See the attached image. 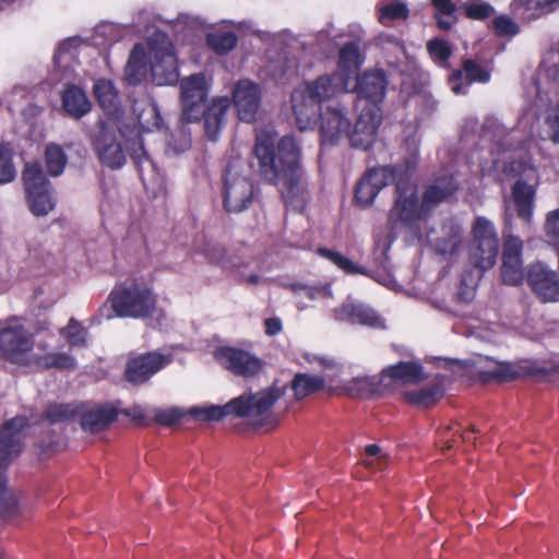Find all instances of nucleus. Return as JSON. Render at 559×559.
<instances>
[{"label":"nucleus","instance_id":"29","mask_svg":"<svg viewBox=\"0 0 559 559\" xmlns=\"http://www.w3.org/2000/svg\"><path fill=\"white\" fill-rule=\"evenodd\" d=\"M344 390L350 396L371 397L386 391L382 385V373L379 376H359L346 382Z\"/></svg>","mask_w":559,"mask_h":559},{"label":"nucleus","instance_id":"60","mask_svg":"<svg viewBox=\"0 0 559 559\" xmlns=\"http://www.w3.org/2000/svg\"><path fill=\"white\" fill-rule=\"evenodd\" d=\"M241 281L247 285L257 286L263 282V278L258 274L251 273L247 275L243 274Z\"/></svg>","mask_w":559,"mask_h":559},{"label":"nucleus","instance_id":"48","mask_svg":"<svg viewBox=\"0 0 559 559\" xmlns=\"http://www.w3.org/2000/svg\"><path fill=\"white\" fill-rule=\"evenodd\" d=\"M463 9L466 16L474 20H484L493 13V8L483 0H469Z\"/></svg>","mask_w":559,"mask_h":559},{"label":"nucleus","instance_id":"23","mask_svg":"<svg viewBox=\"0 0 559 559\" xmlns=\"http://www.w3.org/2000/svg\"><path fill=\"white\" fill-rule=\"evenodd\" d=\"M25 419L22 417L7 421L0 430V465L8 464L22 449Z\"/></svg>","mask_w":559,"mask_h":559},{"label":"nucleus","instance_id":"43","mask_svg":"<svg viewBox=\"0 0 559 559\" xmlns=\"http://www.w3.org/2000/svg\"><path fill=\"white\" fill-rule=\"evenodd\" d=\"M408 16V9L404 2L391 1L379 8V21L388 24L394 20H405Z\"/></svg>","mask_w":559,"mask_h":559},{"label":"nucleus","instance_id":"57","mask_svg":"<svg viewBox=\"0 0 559 559\" xmlns=\"http://www.w3.org/2000/svg\"><path fill=\"white\" fill-rule=\"evenodd\" d=\"M282 328V321L278 318H269L265 320V333L270 336L278 334Z\"/></svg>","mask_w":559,"mask_h":559},{"label":"nucleus","instance_id":"31","mask_svg":"<svg viewBox=\"0 0 559 559\" xmlns=\"http://www.w3.org/2000/svg\"><path fill=\"white\" fill-rule=\"evenodd\" d=\"M537 107L548 126L549 139L559 144V98H550L547 95L539 96Z\"/></svg>","mask_w":559,"mask_h":559},{"label":"nucleus","instance_id":"58","mask_svg":"<svg viewBox=\"0 0 559 559\" xmlns=\"http://www.w3.org/2000/svg\"><path fill=\"white\" fill-rule=\"evenodd\" d=\"M189 146H190V139L187 134H182L180 136L178 145L176 143H169V148L175 154L185 152Z\"/></svg>","mask_w":559,"mask_h":559},{"label":"nucleus","instance_id":"9","mask_svg":"<svg viewBox=\"0 0 559 559\" xmlns=\"http://www.w3.org/2000/svg\"><path fill=\"white\" fill-rule=\"evenodd\" d=\"M503 170L521 177L512 188V203L519 217L530 223L533 216V203L538 181L537 169L531 160L523 159L511 162L510 168Z\"/></svg>","mask_w":559,"mask_h":559},{"label":"nucleus","instance_id":"64","mask_svg":"<svg viewBox=\"0 0 559 559\" xmlns=\"http://www.w3.org/2000/svg\"><path fill=\"white\" fill-rule=\"evenodd\" d=\"M0 559H4V558L0 555Z\"/></svg>","mask_w":559,"mask_h":559},{"label":"nucleus","instance_id":"49","mask_svg":"<svg viewBox=\"0 0 559 559\" xmlns=\"http://www.w3.org/2000/svg\"><path fill=\"white\" fill-rule=\"evenodd\" d=\"M523 7L530 17H536L559 7L557 0H523Z\"/></svg>","mask_w":559,"mask_h":559},{"label":"nucleus","instance_id":"5","mask_svg":"<svg viewBox=\"0 0 559 559\" xmlns=\"http://www.w3.org/2000/svg\"><path fill=\"white\" fill-rule=\"evenodd\" d=\"M286 386L274 383L272 386L257 393H245L233 399L224 406L203 404L186 411L198 421L219 420L228 415L243 417L253 425L267 423L270 409L285 393Z\"/></svg>","mask_w":559,"mask_h":559},{"label":"nucleus","instance_id":"38","mask_svg":"<svg viewBox=\"0 0 559 559\" xmlns=\"http://www.w3.org/2000/svg\"><path fill=\"white\" fill-rule=\"evenodd\" d=\"M444 235L437 240L436 248L443 254L453 253L462 240V228L459 225H450L443 228Z\"/></svg>","mask_w":559,"mask_h":559},{"label":"nucleus","instance_id":"21","mask_svg":"<svg viewBox=\"0 0 559 559\" xmlns=\"http://www.w3.org/2000/svg\"><path fill=\"white\" fill-rule=\"evenodd\" d=\"M423 211L418 207L416 191L412 185H397V199L391 211V221L396 224L413 225L421 217Z\"/></svg>","mask_w":559,"mask_h":559},{"label":"nucleus","instance_id":"52","mask_svg":"<svg viewBox=\"0 0 559 559\" xmlns=\"http://www.w3.org/2000/svg\"><path fill=\"white\" fill-rule=\"evenodd\" d=\"M545 230L549 240L555 245H559V210L548 213L545 223Z\"/></svg>","mask_w":559,"mask_h":559},{"label":"nucleus","instance_id":"63","mask_svg":"<svg viewBox=\"0 0 559 559\" xmlns=\"http://www.w3.org/2000/svg\"><path fill=\"white\" fill-rule=\"evenodd\" d=\"M392 283H393V281H392V280H390L388 283L385 282V283H383V284H384V286H390Z\"/></svg>","mask_w":559,"mask_h":559},{"label":"nucleus","instance_id":"35","mask_svg":"<svg viewBox=\"0 0 559 559\" xmlns=\"http://www.w3.org/2000/svg\"><path fill=\"white\" fill-rule=\"evenodd\" d=\"M324 386L323 378L319 376H309L306 373L297 374L293 381L292 388L297 399H304Z\"/></svg>","mask_w":559,"mask_h":559},{"label":"nucleus","instance_id":"6","mask_svg":"<svg viewBox=\"0 0 559 559\" xmlns=\"http://www.w3.org/2000/svg\"><path fill=\"white\" fill-rule=\"evenodd\" d=\"M157 311V296L153 288L145 283L131 282L111 290L99 314L107 320L115 317L142 319Z\"/></svg>","mask_w":559,"mask_h":559},{"label":"nucleus","instance_id":"20","mask_svg":"<svg viewBox=\"0 0 559 559\" xmlns=\"http://www.w3.org/2000/svg\"><path fill=\"white\" fill-rule=\"evenodd\" d=\"M332 316L340 322L384 328V321L373 309L352 299H347L343 305L334 308Z\"/></svg>","mask_w":559,"mask_h":559},{"label":"nucleus","instance_id":"1","mask_svg":"<svg viewBox=\"0 0 559 559\" xmlns=\"http://www.w3.org/2000/svg\"><path fill=\"white\" fill-rule=\"evenodd\" d=\"M262 177L277 186L285 202L302 210L307 201L306 181L301 165V146L292 134L277 139L272 129L259 131L254 146Z\"/></svg>","mask_w":559,"mask_h":559},{"label":"nucleus","instance_id":"15","mask_svg":"<svg viewBox=\"0 0 559 559\" xmlns=\"http://www.w3.org/2000/svg\"><path fill=\"white\" fill-rule=\"evenodd\" d=\"M233 102L241 121H254L261 103L260 86L250 80L238 81L233 90Z\"/></svg>","mask_w":559,"mask_h":559},{"label":"nucleus","instance_id":"16","mask_svg":"<svg viewBox=\"0 0 559 559\" xmlns=\"http://www.w3.org/2000/svg\"><path fill=\"white\" fill-rule=\"evenodd\" d=\"M522 249L523 241L519 237L512 235L504 237L501 276L509 285L516 286L524 280Z\"/></svg>","mask_w":559,"mask_h":559},{"label":"nucleus","instance_id":"18","mask_svg":"<svg viewBox=\"0 0 559 559\" xmlns=\"http://www.w3.org/2000/svg\"><path fill=\"white\" fill-rule=\"evenodd\" d=\"M527 282L543 302L559 301V275L547 265L533 264L528 270Z\"/></svg>","mask_w":559,"mask_h":559},{"label":"nucleus","instance_id":"36","mask_svg":"<svg viewBox=\"0 0 559 559\" xmlns=\"http://www.w3.org/2000/svg\"><path fill=\"white\" fill-rule=\"evenodd\" d=\"M289 288L297 297H308L311 300H326L333 298V292L330 284L305 285L293 283Z\"/></svg>","mask_w":559,"mask_h":559},{"label":"nucleus","instance_id":"8","mask_svg":"<svg viewBox=\"0 0 559 559\" xmlns=\"http://www.w3.org/2000/svg\"><path fill=\"white\" fill-rule=\"evenodd\" d=\"M499 252V237L493 224L485 217H477L472 226L468 243L471 263L480 271L491 269Z\"/></svg>","mask_w":559,"mask_h":559},{"label":"nucleus","instance_id":"27","mask_svg":"<svg viewBox=\"0 0 559 559\" xmlns=\"http://www.w3.org/2000/svg\"><path fill=\"white\" fill-rule=\"evenodd\" d=\"M462 79H465L468 83H486L490 79V71L472 60H467L464 63L463 71L454 73L450 80L451 90L454 94H464L466 92L467 85L460 82Z\"/></svg>","mask_w":559,"mask_h":559},{"label":"nucleus","instance_id":"46","mask_svg":"<svg viewBox=\"0 0 559 559\" xmlns=\"http://www.w3.org/2000/svg\"><path fill=\"white\" fill-rule=\"evenodd\" d=\"M432 4L439 14L438 26L441 29H449L455 23L453 0H432Z\"/></svg>","mask_w":559,"mask_h":559},{"label":"nucleus","instance_id":"37","mask_svg":"<svg viewBox=\"0 0 559 559\" xmlns=\"http://www.w3.org/2000/svg\"><path fill=\"white\" fill-rule=\"evenodd\" d=\"M455 190L456 183L453 178L441 179L426 191L423 206L437 204L450 197Z\"/></svg>","mask_w":559,"mask_h":559},{"label":"nucleus","instance_id":"22","mask_svg":"<svg viewBox=\"0 0 559 559\" xmlns=\"http://www.w3.org/2000/svg\"><path fill=\"white\" fill-rule=\"evenodd\" d=\"M350 121L342 109L329 107L321 116L320 133L324 145L348 138Z\"/></svg>","mask_w":559,"mask_h":559},{"label":"nucleus","instance_id":"40","mask_svg":"<svg viewBox=\"0 0 559 559\" xmlns=\"http://www.w3.org/2000/svg\"><path fill=\"white\" fill-rule=\"evenodd\" d=\"M47 171L51 176H59L67 164V157L60 146L49 144L45 152Z\"/></svg>","mask_w":559,"mask_h":559},{"label":"nucleus","instance_id":"7","mask_svg":"<svg viewBox=\"0 0 559 559\" xmlns=\"http://www.w3.org/2000/svg\"><path fill=\"white\" fill-rule=\"evenodd\" d=\"M46 415L51 423L79 417L81 428L90 433L106 429L116 419V412L112 407L94 404L52 405L47 409Z\"/></svg>","mask_w":559,"mask_h":559},{"label":"nucleus","instance_id":"62","mask_svg":"<svg viewBox=\"0 0 559 559\" xmlns=\"http://www.w3.org/2000/svg\"><path fill=\"white\" fill-rule=\"evenodd\" d=\"M495 166H496V168H497V169H499V168L501 167V166H500V162L495 160Z\"/></svg>","mask_w":559,"mask_h":559},{"label":"nucleus","instance_id":"3","mask_svg":"<svg viewBox=\"0 0 559 559\" xmlns=\"http://www.w3.org/2000/svg\"><path fill=\"white\" fill-rule=\"evenodd\" d=\"M148 71L157 85L173 84L178 79V63L173 44L162 32L133 47L123 78L128 84L136 85L145 80Z\"/></svg>","mask_w":559,"mask_h":559},{"label":"nucleus","instance_id":"24","mask_svg":"<svg viewBox=\"0 0 559 559\" xmlns=\"http://www.w3.org/2000/svg\"><path fill=\"white\" fill-rule=\"evenodd\" d=\"M392 177V170L385 167L369 170L356 188V201L362 206L370 205L380 190L389 183Z\"/></svg>","mask_w":559,"mask_h":559},{"label":"nucleus","instance_id":"56","mask_svg":"<svg viewBox=\"0 0 559 559\" xmlns=\"http://www.w3.org/2000/svg\"><path fill=\"white\" fill-rule=\"evenodd\" d=\"M365 453L367 455L366 459L378 457L381 460H389L388 454L378 445V444H369L365 448Z\"/></svg>","mask_w":559,"mask_h":559},{"label":"nucleus","instance_id":"14","mask_svg":"<svg viewBox=\"0 0 559 559\" xmlns=\"http://www.w3.org/2000/svg\"><path fill=\"white\" fill-rule=\"evenodd\" d=\"M214 357L224 368L243 377L255 376L263 368L260 358L234 347H218L214 352Z\"/></svg>","mask_w":559,"mask_h":559},{"label":"nucleus","instance_id":"55","mask_svg":"<svg viewBox=\"0 0 559 559\" xmlns=\"http://www.w3.org/2000/svg\"><path fill=\"white\" fill-rule=\"evenodd\" d=\"M152 408L153 407L133 406L128 411V415L141 424H146L153 420Z\"/></svg>","mask_w":559,"mask_h":559},{"label":"nucleus","instance_id":"11","mask_svg":"<svg viewBox=\"0 0 559 559\" xmlns=\"http://www.w3.org/2000/svg\"><path fill=\"white\" fill-rule=\"evenodd\" d=\"M23 180L32 213L36 216L49 214L56 205V200L39 165L27 164L23 173Z\"/></svg>","mask_w":559,"mask_h":559},{"label":"nucleus","instance_id":"32","mask_svg":"<svg viewBox=\"0 0 559 559\" xmlns=\"http://www.w3.org/2000/svg\"><path fill=\"white\" fill-rule=\"evenodd\" d=\"M444 393L443 385L440 381L427 384L426 386L414 389L405 393V397L412 404L421 407H429L439 401Z\"/></svg>","mask_w":559,"mask_h":559},{"label":"nucleus","instance_id":"42","mask_svg":"<svg viewBox=\"0 0 559 559\" xmlns=\"http://www.w3.org/2000/svg\"><path fill=\"white\" fill-rule=\"evenodd\" d=\"M60 334L71 347L84 346L87 341L86 330L74 319L69 320L67 326L60 330Z\"/></svg>","mask_w":559,"mask_h":559},{"label":"nucleus","instance_id":"28","mask_svg":"<svg viewBox=\"0 0 559 559\" xmlns=\"http://www.w3.org/2000/svg\"><path fill=\"white\" fill-rule=\"evenodd\" d=\"M96 152L100 162L110 168H119L124 164L126 156L121 145L109 134H102L96 142Z\"/></svg>","mask_w":559,"mask_h":559},{"label":"nucleus","instance_id":"34","mask_svg":"<svg viewBox=\"0 0 559 559\" xmlns=\"http://www.w3.org/2000/svg\"><path fill=\"white\" fill-rule=\"evenodd\" d=\"M94 94L105 111L115 114L118 110V96L110 81L98 80L94 84Z\"/></svg>","mask_w":559,"mask_h":559},{"label":"nucleus","instance_id":"44","mask_svg":"<svg viewBox=\"0 0 559 559\" xmlns=\"http://www.w3.org/2000/svg\"><path fill=\"white\" fill-rule=\"evenodd\" d=\"M19 512V498L15 492L7 490L5 480L0 474V515L13 516Z\"/></svg>","mask_w":559,"mask_h":559},{"label":"nucleus","instance_id":"39","mask_svg":"<svg viewBox=\"0 0 559 559\" xmlns=\"http://www.w3.org/2000/svg\"><path fill=\"white\" fill-rule=\"evenodd\" d=\"M237 37L231 31L218 29L209 34L207 44L218 53H225L235 48Z\"/></svg>","mask_w":559,"mask_h":559},{"label":"nucleus","instance_id":"17","mask_svg":"<svg viewBox=\"0 0 559 559\" xmlns=\"http://www.w3.org/2000/svg\"><path fill=\"white\" fill-rule=\"evenodd\" d=\"M359 63H361L360 55ZM360 66V64H358ZM359 69V67H357ZM358 72V70H356ZM357 79V73L348 78L349 90L358 93L359 106L367 104L368 106L377 105L383 100L385 94L386 82L382 72L365 73L357 83L350 84Z\"/></svg>","mask_w":559,"mask_h":559},{"label":"nucleus","instance_id":"25","mask_svg":"<svg viewBox=\"0 0 559 559\" xmlns=\"http://www.w3.org/2000/svg\"><path fill=\"white\" fill-rule=\"evenodd\" d=\"M421 378V367L417 362L404 361L382 371V385L389 391L403 384L415 383Z\"/></svg>","mask_w":559,"mask_h":559},{"label":"nucleus","instance_id":"50","mask_svg":"<svg viewBox=\"0 0 559 559\" xmlns=\"http://www.w3.org/2000/svg\"><path fill=\"white\" fill-rule=\"evenodd\" d=\"M533 119L530 112L523 114L519 119L518 130L510 133L511 139L521 142L523 138H530L533 134Z\"/></svg>","mask_w":559,"mask_h":559},{"label":"nucleus","instance_id":"47","mask_svg":"<svg viewBox=\"0 0 559 559\" xmlns=\"http://www.w3.org/2000/svg\"><path fill=\"white\" fill-rule=\"evenodd\" d=\"M14 177L12 152L8 145H0V183L10 182Z\"/></svg>","mask_w":559,"mask_h":559},{"label":"nucleus","instance_id":"19","mask_svg":"<svg viewBox=\"0 0 559 559\" xmlns=\"http://www.w3.org/2000/svg\"><path fill=\"white\" fill-rule=\"evenodd\" d=\"M171 360L173 358L169 354L157 352L136 355L128 361L126 377L133 383H143L170 364Z\"/></svg>","mask_w":559,"mask_h":559},{"label":"nucleus","instance_id":"12","mask_svg":"<svg viewBox=\"0 0 559 559\" xmlns=\"http://www.w3.org/2000/svg\"><path fill=\"white\" fill-rule=\"evenodd\" d=\"M209 83L203 74H193L181 81L182 116L188 121H197L204 115V99Z\"/></svg>","mask_w":559,"mask_h":559},{"label":"nucleus","instance_id":"4","mask_svg":"<svg viewBox=\"0 0 559 559\" xmlns=\"http://www.w3.org/2000/svg\"><path fill=\"white\" fill-rule=\"evenodd\" d=\"M0 355L16 365L73 369L75 359L66 353H45L41 342L35 343L25 321L19 318L8 320L0 329Z\"/></svg>","mask_w":559,"mask_h":559},{"label":"nucleus","instance_id":"33","mask_svg":"<svg viewBox=\"0 0 559 559\" xmlns=\"http://www.w3.org/2000/svg\"><path fill=\"white\" fill-rule=\"evenodd\" d=\"M62 104L66 111L74 118L82 117L91 109V103L85 93L76 86H69L64 91Z\"/></svg>","mask_w":559,"mask_h":559},{"label":"nucleus","instance_id":"41","mask_svg":"<svg viewBox=\"0 0 559 559\" xmlns=\"http://www.w3.org/2000/svg\"><path fill=\"white\" fill-rule=\"evenodd\" d=\"M151 413L153 420L162 426L175 425L187 415L186 409L178 406L153 407Z\"/></svg>","mask_w":559,"mask_h":559},{"label":"nucleus","instance_id":"26","mask_svg":"<svg viewBox=\"0 0 559 559\" xmlns=\"http://www.w3.org/2000/svg\"><path fill=\"white\" fill-rule=\"evenodd\" d=\"M133 111L142 131L154 132L162 128L163 120L159 109L154 99L150 96L138 99L134 103Z\"/></svg>","mask_w":559,"mask_h":559},{"label":"nucleus","instance_id":"13","mask_svg":"<svg viewBox=\"0 0 559 559\" xmlns=\"http://www.w3.org/2000/svg\"><path fill=\"white\" fill-rule=\"evenodd\" d=\"M357 109L359 114L354 127H350L349 140L354 146L368 150L376 141L382 119L381 109L377 105L362 104L359 106V103H357Z\"/></svg>","mask_w":559,"mask_h":559},{"label":"nucleus","instance_id":"61","mask_svg":"<svg viewBox=\"0 0 559 559\" xmlns=\"http://www.w3.org/2000/svg\"><path fill=\"white\" fill-rule=\"evenodd\" d=\"M462 438L467 441L469 440V433L467 431H465L463 435H462Z\"/></svg>","mask_w":559,"mask_h":559},{"label":"nucleus","instance_id":"45","mask_svg":"<svg viewBox=\"0 0 559 559\" xmlns=\"http://www.w3.org/2000/svg\"><path fill=\"white\" fill-rule=\"evenodd\" d=\"M317 253L330 261L331 263L335 264L338 269L344 271L348 274H356L361 273V270L359 266H357L353 261L347 259L346 257L342 255L340 252L333 251L331 249L326 248H319L317 250Z\"/></svg>","mask_w":559,"mask_h":559},{"label":"nucleus","instance_id":"30","mask_svg":"<svg viewBox=\"0 0 559 559\" xmlns=\"http://www.w3.org/2000/svg\"><path fill=\"white\" fill-rule=\"evenodd\" d=\"M229 100L227 97L214 98L205 112V130L211 140H215L224 121Z\"/></svg>","mask_w":559,"mask_h":559},{"label":"nucleus","instance_id":"10","mask_svg":"<svg viewBox=\"0 0 559 559\" xmlns=\"http://www.w3.org/2000/svg\"><path fill=\"white\" fill-rule=\"evenodd\" d=\"M245 165L240 162L231 164L225 175L224 204L229 212H241L253 199L254 187Z\"/></svg>","mask_w":559,"mask_h":559},{"label":"nucleus","instance_id":"53","mask_svg":"<svg viewBox=\"0 0 559 559\" xmlns=\"http://www.w3.org/2000/svg\"><path fill=\"white\" fill-rule=\"evenodd\" d=\"M493 29L495 33L499 36H513L518 33V27L515 23L503 15L497 16L493 20Z\"/></svg>","mask_w":559,"mask_h":559},{"label":"nucleus","instance_id":"2","mask_svg":"<svg viewBox=\"0 0 559 559\" xmlns=\"http://www.w3.org/2000/svg\"><path fill=\"white\" fill-rule=\"evenodd\" d=\"M358 64V47L348 44L341 49L338 71L334 75H322L294 88L290 105L299 130H312L316 127L322 102L348 92V78L355 75Z\"/></svg>","mask_w":559,"mask_h":559},{"label":"nucleus","instance_id":"51","mask_svg":"<svg viewBox=\"0 0 559 559\" xmlns=\"http://www.w3.org/2000/svg\"><path fill=\"white\" fill-rule=\"evenodd\" d=\"M202 254L211 263L224 264L226 252L223 246L214 242H207L201 249Z\"/></svg>","mask_w":559,"mask_h":559},{"label":"nucleus","instance_id":"54","mask_svg":"<svg viewBox=\"0 0 559 559\" xmlns=\"http://www.w3.org/2000/svg\"><path fill=\"white\" fill-rule=\"evenodd\" d=\"M428 50L431 57L439 61H445L451 55L449 45L441 39H433L429 41Z\"/></svg>","mask_w":559,"mask_h":559},{"label":"nucleus","instance_id":"59","mask_svg":"<svg viewBox=\"0 0 559 559\" xmlns=\"http://www.w3.org/2000/svg\"><path fill=\"white\" fill-rule=\"evenodd\" d=\"M389 460H379L378 457H373V459H365L362 461L364 465L367 467V468H370V469H382L386 463H388Z\"/></svg>","mask_w":559,"mask_h":559}]
</instances>
